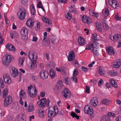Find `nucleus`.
<instances>
[{
  "mask_svg": "<svg viewBox=\"0 0 121 121\" xmlns=\"http://www.w3.org/2000/svg\"><path fill=\"white\" fill-rule=\"evenodd\" d=\"M27 93L29 96L32 98L35 97L37 95V90L35 85H30L28 87Z\"/></svg>",
  "mask_w": 121,
  "mask_h": 121,
  "instance_id": "obj_1",
  "label": "nucleus"
},
{
  "mask_svg": "<svg viewBox=\"0 0 121 121\" xmlns=\"http://www.w3.org/2000/svg\"><path fill=\"white\" fill-rule=\"evenodd\" d=\"M9 72L11 76L13 78H15L19 74V80L20 82L21 80L22 74L18 72L17 69L14 67L12 66L10 69Z\"/></svg>",
  "mask_w": 121,
  "mask_h": 121,
  "instance_id": "obj_2",
  "label": "nucleus"
},
{
  "mask_svg": "<svg viewBox=\"0 0 121 121\" xmlns=\"http://www.w3.org/2000/svg\"><path fill=\"white\" fill-rule=\"evenodd\" d=\"M50 102L49 100H46L45 98H43L39 101L37 102V104L39 107L43 108L44 107L46 104L47 106H49Z\"/></svg>",
  "mask_w": 121,
  "mask_h": 121,
  "instance_id": "obj_3",
  "label": "nucleus"
},
{
  "mask_svg": "<svg viewBox=\"0 0 121 121\" xmlns=\"http://www.w3.org/2000/svg\"><path fill=\"white\" fill-rule=\"evenodd\" d=\"M28 56L31 61H36L37 59V53L33 50L30 51L29 52Z\"/></svg>",
  "mask_w": 121,
  "mask_h": 121,
  "instance_id": "obj_4",
  "label": "nucleus"
},
{
  "mask_svg": "<svg viewBox=\"0 0 121 121\" xmlns=\"http://www.w3.org/2000/svg\"><path fill=\"white\" fill-rule=\"evenodd\" d=\"M11 60L10 55H8L7 56L4 57L3 59V63L5 65L8 66L10 65Z\"/></svg>",
  "mask_w": 121,
  "mask_h": 121,
  "instance_id": "obj_5",
  "label": "nucleus"
},
{
  "mask_svg": "<svg viewBox=\"0 0 121 121\" xmlns=\"http://www.w3.org/2000/svg\"><path fill=\"white\" fill-rule=\"evenodd\" d=\"M12 101V98L10 95L8 96L4 100V105L7 107L11 104Z\"/></svg>",
  "mask_w": 121,
  "mask_h": 121,
  "instance_id": "obj_6",
  "label": "nucleus"
},
{
  "mask_svg": "<svg viewBox=\"0 0 121 121\" xmlns=\"http://www.w3.org/2000/svg\"><path fill=\"white\" fill-rule=\"evenodd\" d=\"M84 112L91 116H92L93 114V112L92 108L90 106H86L84 109Z\"/></svg>",
  "mask_w": 121,
  "mask_h": 121,
  "instance_id": "obj_7",
  "label": "nucleus"
},
{
  "mask_svg": "<svg viewBox=\"0 0 121 121\" xmlns=\"http://www.w3.org/2000/svg\"><path fill=\"white\" fill-rule=\"evenodd\" d=\"M109 37L110 39L114 42L120 40L121 38V36L118 34H115L114 35L111 34L110 35Z\"/></svg>",
  "mask_w": 121,
  "mask_h": 121,
  "instance_id": "obj_8",
  "label": "nucleus"
},
{
  "mask_svg": "<svg viewBox=\"0 0 121 121\" xmlns=\"http://www.w3.org/2000/svg\"><path fill=\"white\" fill-rule=\"evenodd\" d=\"M62 93V95L65 98H69L71 95L70 91L66 88L63 90Z\"/></svg>",
  "mask_w": 121,
  "mask_h": 121,
  "instance_id": "obj_9",
  "label": "nucleus"
},
{
  "mask_svg": "<svg viewBox=\"0 0 121 121\" xmlns=\"http://www.w3.org/2000/svg\"><path fill=\"white\" fill-rule=\"evenodd\" d=\"M108 2L109 4L114 8H117L119 5L118 2L116 0H109Z\"/></svg>",
  "mask_w": 121,
  "mask_h": 121,
  "instance_id": "obj_10",
  "label": "nucleus"
},
{
  "mask_svg": "<svg viewBox=\"0 0 121 121\" xmlns=\"http://www.w3.org/2000/svg\"><path fill=\"white\" fill-rule=\"evenodd\" d=\"M3 79L4 82L7 84H10L11 83V80L9 76L7 74H4Z\"/></svg>",
  "mask_w": 121,
  "mask_h": 121,
  "instance_id": "obj_11",
  "label": "nucleus"
},
{
  "mask_svg": "<svg viewBox=\"0 0 121 121\" xmlns=\"http://www.w3.org/2000/svg\"><path fill=\"white\" fill-rule=\"evenodd\" d=\"M20 13L19 15H18V18L20 20H23L25 18L26 12L25 10L23 9L21 10L20 9Z\"/></svg>",
  "mask_w": 121,
  "mask_h": 121,
  "instance_id": "obj_12",
  "label": "nucleus"
},
{
  "mask_svg": "<svg viewBox=\"0 0 121 121\" xmlns=\"http://www.w3.org/2000/svg\"><path fill=\"white\" fill-rule=\"evenodd\" d=\"M35 22L33 18H29L28 19L26 22L27 26L29 28H31L33 27Z\"/></svg>",
  "mask_w": 121,
  "mask_h": 121,
  "instance_id": "obj_13",
  "label": "nucleus"
},
{
  "mask_svg": "<svg viewBox=\"0 0 121 121\" xmlns=\"http://www.w3.org/2000/svg\"><path fill=\"white\" fill-rule=\"evenodd\" d=\"M82 21L85 23L88 24H90L91 22V19L90 17L88 16L84 15L82 17Z\"/></svg>",
  "mask_w": 121,
  "mask_h": 121,
  "instance_id": "obj_14",
  "label": "nucleus"
},
{
  "mask_svg": "<svg viewBox=\"0 0 121 121\" xmlns=\"http://www.w3.org/2000/svg\"><path fill=\"white\" fill-rule=\"evenodd\" d=\"M48 109L54 116L57 114L58 112V108L56 106L50 107Z\"/></svg>",
  "mask_w": 121,
  "mask_h": 121,
  "instance_id": "obj_15",
  "label": "nucleus"
},
{
  "mask_svg": "<svg viewBox=\"0 0 121 121\" xmlns=\"http://www.w3.org/2000/svg\"><path fill=\"white\" fill-rule=\"evenodd\" d=\"M121 60L120 59L116 60L115 62H113V63L112 65V67L115 68H119L121 65Z\"/></svg>",
  "mask_w": 121,
  "mask_h": 121,
  "instance_id": "obj_16",
  "label": "nucleus"
},
{
  "mask_svg": "<svg viewBox=\"0 0 121 121\" xmlns=\"http://www.w3.org/2000/svg\"><path fill=\"white\" fill-rule=\"evenodd\" d=\"M48 75V72L44 71H41L39 74L40 77L43 79L47 78Z\"/></svg>",
  "mask_w": 121,
  "mask_h": 121,
  "instance_id": "obj_17",
  "label": "nucleus"
},
{
  "mask_svg": "<svg viewBox=\"0 0 121 121\" xmlns=\"http://www.w3.org/2000/svg\"><path fill=\"white\" fill-rule=\"evenodd\" d=\"M91 105L94 107L97 106L98 104V100L97 98L96 97L92 98L90 102Z\"/></svg>",
  "mask_w": 121,
  "mask_h": 121,
  "instance_id": "obj_18",
  "label": "nucleus"
},
{
  "mask_svg": "<svg viewBox=\"0 0 121 121\" xmlns=\"http://www.w3.org/2000/svg\"><path fill=\"white\" fill-rule=\"evenodd\" d=\"M68 57V60L69 61H71L73 60L75 57L74 52L73 51L69 52Z\"/></svg>",
  "mask_w": 121,
  "mask_h": 121,
  "instance_id": "obj_19",
  "label": "nucleus"
},
{
  "mask_svg": "<svg viewBox=\"0 0 121 121\" xmlns=\"http://www.w3.org/2000/svg\"><path fill=\"white\" fill-rule=\"evenodd\" d=\"M43 21L46 23V25L47 27H50L51 26L52 22H50L49 20L44 17H42Z\"/></svg>",
  "mask_w": 121,
  "mask_h": 121,
  "instance_id": "obj_20",
  "label": "nucleus"
},
{
  "mask_svg": "<svg viewBox=\"0 0 121 121\" xmlns=\"http://www.w3.org/2000/svg\"><path fill=\"white\" fill-rule=\"evenodd\" d=\"M31 62L29 63L28 65L30 68L31 69H33L36 67V61H31Z\"/></svg>",
  "mask_w": 121,
  "mask_h": 121,
  "instance_id": "obj_21",
  "label": "nucleus"
},
{
  "mask_svg": "<svg viewBox=\"0 0 121 121\" xmlns=\"http://www.w3.org/2000/svg\"><path fill=\"white\" fill-rule=\"evenodd\" d=\"M28 33V31L26 27H24L22 28L21 33L22 35H23V36H26V35H27Z\"/></svg>",
  "mask_w": 121,
  "mask_h": 121,
  "instance_id": "obj_22",
  "label": "nucleus"
},
{
  "mask_svg": "<svg viewBox=\"0 0 121 121\" xmlns=\"http://www.w3.org/2000/svg\"><path fill=\"white\" fill-rule=\"evenodd\" d=\"M78 42L79 44L80 45H83L86 43L85 39L81 37H79L78 38Z\"/></svg>",
  "mask_w": 121,
  "mask_h": 121,
  "instance_id": "obj_23",
  "label": "nucleus"
},
{
  "mask_svg": "<svg viewBox=\"0 0 121 121\" xmlns=\"http://www.w3.org/2000/svg\"><path fill=\"white\" fill-rule=\"evenodd\" d=\"M108 54L109 55H113L115 54V52L113 48L109 46L107 48Z\"/></svg>",
  "mask_w": 121,
  "mask_h": 121,
  "instance_id": "obj_24",
  "label": "nucleus"
},
{
  "mask_svg": "<svg viewBox=\"0 0 121 121\" xmlns=\"http://www.w3.org/2000/svg\"><path fill=\"white\" fill-rule=\"evenodd\" d=\"M18 120L21 121H26V118L25 115L23 113L20 114L18 117Z\"/></svg>",
  "mask_w": 121,
  "mask_h": 121,
  "instance_id": "obj_25",
  "label": "nucleus"
},
{
  "mask_svg": "<svg viewBox=\"0 0 121 121\" xmlns=\"http://www.w3.org/2000/svg\"><path fill=\"white\" fill-rule=\"evenodd\" d=\"M25 92L22 89L21 90L19 93V97L20 98H23V99L26 98V97L25 95Z\"/></svg>",
  "mask_w": 121,
  "mask_h": 121,
  "instance_id": "obj_26",
  "label": "nucleus"
},
{
  "mask_svg": "<svg viewBox=\"0 0 121 121\" xmlns=\"http://www.w3.org/2000/svg\"><path fill=\"white\" fill-rule=\"evenodd\" d=\"M50 43V40L47 39L46 40L44 39L42 42V44L43 46H46L49 45Z\"/></svg>",
  "mask_w": 121,
  "mask_h": 121,
  "instance_id": "obj_27",
  "label": "nucleus"
},
{
  "mask_svg": "<svg viewBox=\"0 0 121 121\" xmlns=\"http://www.w3.org/2000/svg\"><path fill=\"white\" fill-rule=\"evenodd\" d=\"M108 73L109 75L112 76H115L118 75V73L117 72L114 71L113 70L108 72Z\"/></svg>",
  "mask_w": 121,
  "mask_h": 121,
  "instance_id": "obj_28",
  "label": "nucleus"
},
{
  "mask_svg": "<svg viewBox=\"0 0 121 121\" xmlns=\"http://www.w3.org/2000/svg\"><path fill=\"white\" fill-rule=\"evenodd\" d=\"M95 25L98 30L99 32L101 31L102 30L101 24L100 23L98 22H96Z\"/></svg>",
  "mask_w": 121,
  "mask_h": 121,
  "instance_id": "obj_29",
  "label": "nucleus"
},
{
  "mask_svg": "<svg viewBox=\"0 0 121 121\" xmlns=\"http://www.w3.org/2000/svg\"><path fill=\"white\" fill-rule=\"evenodd\" d=\"M108 116L107 117L106 116V117H107V120L106 121H110V119L109 117V116H110L113 117H116V115L113 113L112 112H109L108 113Z\"/></svg>",
  "mask_w": 121,
  "mask_h": 121,
  "instance_id": "obj_30",
  "label": "nucleus"
},
{
  "mask_svg": "<svg viewBox=\"0 0 121 121\" xmlns=\"http://www.w3.org/2000/svg\"><path fill=\"white\" fill-rule=\"evenodd\" d=\"M109 81L110 83L114 87L116 88L118 86L117 84L113 79H109Z\"/></svg>",
  "mask_w": 121,
  "mask_h": 121,
  "instance_id": "obj_31",
  "label": "nucleus"
},
{
  "mask_svg": "<svg viewBox=\"0 0 121 121\" xmlns=\"http://www.w3.org/2000/svg\"><path fill=\"white\" fill-rule=\"evenodd\" d=\"M92 52L93 53V54L96 56H98L99 53L97 50V48L95 46L93 47V48L92 50Z\"/></svg>",
  "mask_w": 121,
  "mask_h": 121,
  "instance_id": "obj_32",
  "label": "nucleus"
},
{
  "mask_svg": "<svg viewBox=\"0 0 121 121\" xmlns=\"http://www.w3.org/2000/svg\"><path fill=\"white\" fill-rule=\"evenodd\" d=\"M49 73L50 76L52 78H53L55 76V71L53 69H51Z\"/></svg>",
  "mask_w": 121,
  "mask_h": 121,
  "instance_id": "obj_33",
  "label": "nucleus"
},
{
  "mask_svg": "<svg viewBox=\"0 0 121 121\" xmlns=\"http://www.w3.org/2000/svg\"><path fill=\"white\" fill-rule=\"evenodd\" d=\"M99 73L101 75H104L105 74V72L102 68L99 67Z\"/></svg>",
  "mask_w": 121,
  "mask_h": 121,
  "instance_id": "obj_34",
  "label": "nucleus"
},
{
  "mask_svg": "<svg viewBox=\"0 0 121 121\" xmlns=\"http://www.w3.org/2000/svg\"><path fill=\"white\" fill-rule=\"evenodd\" d=\"M34 108V106L32 104H30L29 105V108L28 109V112H30L33 111Z\"/></svg>",
  "mask_w": 121,
  "mask_h": 121,
  "instance_id": "obj_35",
  "label": "nucleus"
},
{
  "mask_svg": "<svg viewBox=\"0 0 121 121\" xmlns=\"http://www.w3.org/2000/svg\"><path fill=\"white\" fill-rule=\"evenodd\" d=\"M8 91L7 89H4L3 91L2 95L3 97L4 98H5L6 96L8 94Z\"/></svg>",
  "mask_w": 121,
  "mask_h": 121,
  "instance_id": "obj_36",
  "label": "nucleus"
},
{
  "mask_svg": "<svg viewBox=\"0 0 121 121\" xmlns=\"http://www.w3.org/2000/svg\"><path fill=\"white\" fill-rule=\"evenodd\" d=\"M93 44L92 43H89L88 44L86 45L85 50H90L92 48H93V47L94 46H93Z\"/></svg>",
  "mask_w": 121,
  "mask_h": 121,
  "instance_id": "obj_37",
  "label": "nucleus"
},
{
  "mask_svg": "<svg viewBox=\"0 0 121 121\" xmlns=\"http://www.w3.org/2000/svg\"><path fill=\"white\" fill-rule=\"evenodd\" d=\"M34 6L33 5L31 4V14L33 15L35 13V9L34 7Z\"/></svg>",
  "mask_w": 121,
  "mask_h": 121,
  "instance_id": "obj_38",
  "label": "nucleus"
},
{
  "mask_svg": "<svg viewBox=\"0 0 121 121\" xmlns=\"http://www.w3.org/2000/svg\"><path fill=\"white\" fill-rule=\"evenodd\" d=\"M56 86V87L58 88L60 87V88H61L63 86V83L62 81L60 80L58 81L57 83Z\"/></svg>",
  "mask_w": 121,
  "mask_h": 121,
  "instance_id": "obj_39",
  "label": "nucleus"
},
{
  "mask_svg": "<svg viewBox=\"0 0 121 121\" xmlns=\"http://www.w3.org/2000/svg\"><path fill=\"white\" fill-rule=\"evenodd\" d=\"M72 62L73 64L76 67H79V65L78 64V61H77L75 60H73Z\"/></svg>",
  "mask_w": 121,
  "mask_h": 121,
  "instance_id": "obj_40",
  "label": "nucleus"
},
{
  "mask_svg": "<svg viewBox=\"0 0 121 121\" xmlns=\"http://www.w3.org/2000/svg\"><path fill=\"white\" fill-rule=\"evenodd\" d=\"M24 60V59L22 57L18 59V61L20 66L23 65Z\"/></svg>",
  "mask_w": 121,
  "mask_h": 121,
  "instance_id": "obj_41",
  "label": "nucleus"
},
{
  "mask_svg": "<svg viewBox=\"0 0 121 121\" xmlns=\"http://www.w3.org/2000/svg\"><path fill=\"white\" fill-rule=\"evenodd\" d=\"M51 42L52 43H54L56 42V38L53 36H52L51 37Z\"/></svg>",
  "mask_w": 121,
  "mask_h": 121,
  "instance_id": "obj_42",
  "label": "nucleus"
},
{
  "mask_svg": "<svg viewBox=\"0 0 121 121\" xmlns=\"http://www.w3.org/2000/svg\"><path fill=\"white\" fill-rule=\"evenodd\" d=\"M102 23V25L104 29L105 30H106V21H105V19H104L103 20Z\"/></svg>",
  "mask_w": 121,
  "mask_h": 121,
  "instance_id": "obj_43",
  "label": "nucleus"
},
{
  "mask_svg": "<svg viewBox=\"0 0 121 121\" xmlns=\"http://www.w3.org/2000/svg\"><path fill=\"white\" fill-rule=\"evenodd\" d=\"M4 86V83L2 79L0 78V87L2 88H3Z\"/></svg>",
  "mask_w": 121,
  "mask_h": 121,
  "instance_id": "obj_44",
  "label": "nucleus"
},
{
  "mask_svg": "<svg viewBox=\"0 0 121 121\" xmlns=\"http://www.w3.org/2000/svg\"><path fill=\"white\" fill-rule=\"evenodd\" d=\"M45 112L44 111L40 110L39 112V115L41 117L43 116Z\"/></svg>",
  "mask_w": 121,
  "mask_h": 121,
  "instance_id": "obj_45",
  "label": "nucleus"
},
{
  "mask_svg": "<svg viewBox=\"0 0 121 121\" xmlns=\"http://www.w3.org/2000/svg\"><path fill=\"white\" fill-rule=\"evenodd\" d=\"M48 116L49 117H54V116L52 114L51 112L49 111V110L48 109Z\"/></svg>",
  "mask_w": 121,
  "mask_h": 121,
  "instance_id": "obj_46",
  "label": "nucleus"
},
{
  "mask_svg": "<svg viewBox=\"0 0 121 121\" xmlns=\"http://www.w3.org/2000/svg\"><path fill=\"white\" fill-rule=\"evenodd\" d=\"M92 39H93V40H94L95 41H96L98 40V39L97 38V35L96 34H93L92 35Z\"/></svg>",
  "mask_w": 121,
  "mask_h": 121,
  "instance_id": "obj_47",
  "label": "nucleus"
},
{
  "mask_svg": "<svg viewBox=\"0 0 121 121\" xmlns=\"http://www.w3.org/2000/svg\"><path fill=\"white\" fill-rule=\"evenodd\" d=\"M78 73V70L77 69H75L73 71V76L76 77Z\"/></svg>",
  "mask_w": 121,
  "mask_h": 121,
  "instance_id": "obj_48",
  "label": "nucleus"
},
{
  "mask_svg": "<svg viewBox=\"0 0 121 121\" xmlns=\"http://www.w3.org/2000/svg\"><path fill=\"white\" fill-rule=\"evenodd\" d=\"M66 17L69 20L71 18V14L69 13H68L66 15Z\"/></svg>",
  "mask_w": 121,
  "mask_h": 121,
  "instance_id": "obj_49",
  "label": "nucleus"
},
{
  "mask_svg": "<svg viewBox=\"0 0 121 121\" xmlns=\"http://www.w3.org/2000/svg\"><path fill=\"white\" fill-rule=\"evenodd\" d=\"M65 82V83L68 85H69L71 84V82L69 79L68 78H66Z\"/></svg>",
  "mask_w": 121,
  "mask_h": 121,
  "instance_id": "obj_50",
  "label": "nucleus"
},
{
  "mask_svg": "<svg viewBox=\"0 0 121 121\" xmlns=\"http://www.w3.org/2000/svg\"><path fill=\"white\" fill-rule=\"evenodd\" d=\"M115 18L117 20L121 21V17H119L118 14H117L115 16Z\"/></svg>",
  "mask_w": 121,
  "mask_h": 121,
  "instance_id": "obj_51",
  "label": "nucleus"
},
{
  "mask_svg": "<svg viewBox=\"0 0 121 121\" xmlns=\"http://www.w3.org/2000/svg\"><path fill=\"white\" fill-rule=\"evenodd\" d=\"M81 69L83 71L85 72H86L88 71V69L87 68L84 66H82L81 68Z\"/></svg>",
  "mask_w": 121,
  "mask_h": 121,
  "instance_id": "obj_52",
  "label": "nucleus"
},
{
  "mask_svg": "<svg viewBox=\"0 0 121 121\" xmlns=\"http://www.w3.org/2000/svg\"><path fill=\"white\" fill-rule=\"evenodd\" d=\"M72 79L74 82L75 83H76L77 82V79L76 77H73L72 78Z\"/></svg>",
  "mask_w": 121,
  "mask_h": 121,
  "instance_id": "obj_53",
  "label": "nucleus"
},
{
  "mask_svg": "<svg viewBox=\"0 0 121 121\" xmlns=\"http://www.w3.org/2000/svg\"><path fill=\"white\" fill-rule=\"evenodd\" d=\"M55 91L56 94H58L59 91V88L56 87L55 90Z\"/></svg>",
  "mask_w": 121,
  "mask_h": 121,
  "instance_id": "obj_54",
  "label": "nucleus"
},
{
  "mask_svg": "<svg viewBox=\"0 0 121 121\" xmlns=\"http://www.w3.org/2000/svg\"><path fill=\"white\" fill-rule=\"evenodd\" d=\"M101 104L105 105L106 104V99H103L101 101Z\"/></svg>",
  "mask_w": 121,
  "mask_h": 121,
  "instance_id": "obj_55",
  "label": "nucleus"
},
{
  "mask_svg": "<svg viewBox=\"0 0 121 121\" xmlns=\"http://www.w3.org/2000/svg\"><path fill=\"white\" fill-rule=\"evenodd\" d=\"M86 92L88 93L90 92V88L88 86H86Z\"/></svg>",
  "mask_w": 121,
  "mask_h": 121,
  "instance_id": "obj_56",
  "label": "nucleus"
},
{
  "mask_svg": "<svg viewBox=\"0 0 121 121\" xmlns=\"http://www.w3.org/2000/svg\"><path fill=\"white\" fill-rule=\"evenodd\" d=\"M103 14V17H104L105 18L106 17V9H104L102 11Z\"/></svg>",
  "mask_w": 121,
  "mask_h": 121,
  "instance_id": "obj_57",
  "label": "nucleus"
},
{
  "mask_svg": "<svg viewBox=\"0 0 121 121\" xmlns=\"http://www.w3.org/2000/svg\"><path fill=\"white\" fill-rule=\"evenodd\" d=\"M112 102L110 100L108 99H106V106H108Z\"/></svg>",
  "mask_w": 121,
  "mask_h": 121,
  "instance_id": "obj_58",
  "label": "nucleus"
},
{
  "mask_svg": "<svg viewBox=\"0 0 121 121\" xmlns=\"http://www.w3.org/2000/svg\"><path fill=\"white\" fill-rule=\"evenodd\" d=\"M17 34V33L14 32V33H12L10 34L11 37L12 39H13L14 37H15V34Z\"/></svg>",
  "mask_w": 121,
  "mask_h": 121,
  "instance_id": "obj_59",
  "label": "nucleus"
},
{
  "mask_svg": "<svg viewBox=\"0 0 121 121\" xmlns=\"http://www.w3.org/2000/svg\"><path fill=\"white\" fill-rule=\"evenodd\" d=\"M42 4L41 2V1L39 2L37 5V7L38 8H40L41 6H42Z\"/></svg>",
  "mask_w": 121,
  "mask_h": 121,
  "instance_id": "obj_60",
  "label": "nucleus"
},
{
  "mask_svg": "<svg viewBox=\"0 0 121 121\" xmlns=\"http://www.w3.org/2000/svg\"><path fill=\"white\" fill-rule=\"evenodd\" d=\"M93 16H94L96 17H98L99 16V13H96L95 12L93 14V15H92Z\"/></svg>",
  "mask_w": 121,
  "mask_h": 121,
  "instance_id": "obj_61",
  "label": "nucleus"
},
{
  "mask_svg": "<svg viewBox=\"0 0 121 121\" xmlns=\"http://www.w3.org/2000/svg\"><path fill=\"white\" fill-rule=\"evenodd\" d=\"M40 23L38 22L36 24V27H37V30L38 29H39V28H40Z\"/></svg>",
  "mask_w": 121,
  "mask_h": 121,
  "instance_id": "obj_62",
  "label": "nucleus"
},
{
  "mask_svg": "<svg viewBox=\"0 0 121 121\" xmlns=\"http://www.w3.org/2000/svg\"><path fill=\"white\" fill-rule=\"evenodd\" d=\"M22 99H23V98H20V99L19 101L20 103L22 105H23V102L22 100Z\"/></svg>",
  "mask_w": 121,
  "mask_h": 121,
  "instance_id": "obj_63",
  "label": "nucleus"
},
{
  "mask_svg": "<svg viewBox=\"0 0 121 121\" xmlns=\"http://www.w3.org/2000/svg\"><path fill=\"white\" fill-rule=\"evenodd\" d=\"M100 121H106V117L104 115L102 117Z\"/></svg>",
  "mask_w": 121,
  "mask_h": 121,
  "instance_id": "obj_64",
  "label": "nucleus"
}]
</instances>
